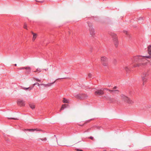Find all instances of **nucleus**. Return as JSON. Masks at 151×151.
Returning a JSON list of instances; mask_svg holds the SVG:
<instances>
[{"instance_id": "f257e3e1", "label": "nucleus", "mask_w": 151, "mask_h": 151, "mask_svg": "<svg viewBox=\"0 0 151 151\" xmlns=\"http://www.w3.org/2000/svg\"><path fill=\"white\" fill-rule=\"evenodd\" d=\"M148 53L150 55L146 56H137L134 57L132 59L133 63V67H139L145 65L148 62L147 59L151 58V46L148 47Z\"/></svg>"}, {"instance_id": "f03ea898", "label": "nucleus", "mask_w": 151, "mask_h": 151, "mask_svg": "<svg viewBox=\"0 0 151 151\" xmlns=\"http://www.w3.org/2000/svg\"><path fill=\"white\" fill-rule=\"evenodd\" d=\"M120 99L124 103L130 104H132L134 103V102L130 98L123 94L120 95Z\"/></svg>"}, {"instance_id": "7ed1b4c3", "label": "nucleus", "mask_w": 151, "mask_h": 151, "mask_svg": "<svg viewBox=\"0 0 151 151\" xmlns=\"http://www.w3.org/2000/svg\"><path fill=\"white\" fill-rule=\"evenodd\" d=\"M150 75L149 70H147L143 72L141 76L142 80V84L145 85L147 82L148 77Z\"/></svg>"}, {"instance_id": "20e7f679", "label": "nucleus", "mask_w": 151, "mask_h": 151, "mask_svg": "<svg viewBox=\"0 0 151 151\" xmlns=\"http://www.w3.org/2000/svg\"><path fill=\"white\" fill-rule=\"evenodd\" d=\"M101 61L103 66L108 68V59L106 57L102 56L101 58Z\"/></svg>"}, {"instance_id": "39448f33", "label": "nucleus", "mask_w": 151, "mask_h": 151, "mask_svg": "<svg viewBox=\"0 0 151 151\" xmlns=\"http://www.w3.org/2000/svg\"><path fill=\"white\" fill-rule=\"evenodd\" d=\"M112 37L114 44L116 47H117L118 45V40L117 35L114 33H111L109 34Z\"/></svg>"}, {"instance_id": "423d86ee", "label": "nucleus", "mask_w": 151, "mask_h": 151, "mask_svg": "<svg viewBox=\"0 0 151 151\" xmlns=\"http://www.w3.org/2000/svg\"><path fill=\"white\" fill-rule=\"evenodd\" d=\"M88 96L87 94L84 93L79 94L75 96L77 99L81 100L86 99Z\"/></svg>"}, {"instance_id": "0eeeda50", "label": "nucleus", "mask_w": 151, "mask_h": 151, "mask_svg": "<svg viewBox=\"0 0 151 151\" xmlns=\"http://www.w3.org/2000/svg\"><path fill=\"white\" fill-rule=\"evenodd\" d=\"M88 25L89 27V30L90 34L92 36H93L95 34V31L94 29L92 27V24L90 23H88Z\"/></svg>"}, {"instance_id": "6e6552de", "label": "nucleus", "mask_w": 151, "mask_h": 151, "mask_svg": "<svg viewBox=\"0 0 151 151\" xmlns=\"http://www.w3.org/2000/svg\"><path fill=\"white\" fill-rule=\"evenodd\" d=\"M104 94V90L101 89L97 90L94 93V94L96 96H101L103 95Z\"/></svg>"}, {"instance_id": "1a4fd4ad", "label": "nucleus", "mask_w": 151, "mask_h": 151, "mask_svg": "<svg viewBox=\"0 0 151 151\" xmlns=\"http://www.w3.org/2000/svg\"><path fill=\"white\" fill-rule=\"evenodd\" d=\"M17 103L18 105L21 106H24L25 105V102L23 100L20 99L18 100Z\"/></svg>"}, {"instance_id": "9d476101", "label": "nucleus", "mask_w": 151, "mask_h": 151, "mask_svg": "<svg viewBox=\"0 0 151 151\" xmlns=\"http://www.w3.org/2000/svg\"><path fill=\"white\" fill-rule=\"evenodd\" d=\"M24 131H29V132H33L35 131H42V130L41 129H24Z\"/></svg>"}, {"instance_id": "9b49d317", "label": "nucleus", "mask_w": 151, "mask_h": 151, "mask_svg": "<svg viewBox=\"0 0 151 151\" xmlns=\"http://www.w3.org/2000/svg\"><path fill=\"white\" fill-rule=\"evenodd\" d=\"M104 90H107V91H109V92H110L111 93L113 92L114 93H119V91L117 90H111L109 89L106 88H104Z\"/></svg>"}, {"instance_id": "f8f14e48", "label": "nucleus", "mask_w": 151, "mask_h": 151, "mask_svg": "<svg viewBox=\"0 0 151 151\" xmlns=\"http://www.w3.org/2000/svg\"><path fill=\"white\" fill-rule=\"evenodd\" d=\"M55 82V81L54 82L52 83H47V84H45L44 83H42L40 84V85H43L45 87H50L51 86L52 84L54 83Z\"/></svg>"}, {"instance_id": "ddd939ff", "label": "nucleus", "mask_w": 151, "mask_h": 151, "mask_svg": "<svg viewBox=\"0 0 151 151\" xmlns=\"http://www.w3.org/2000/svg\"><path fill=\"white\" fill-rule=\"evenodd\" d=\"M19 70H21L22 69H25L28 71V72H30V68L29 67H23L20 68H18Z\"/></svg>"}, {"instance_id": "4468645a", "label": "nucleus", "mask_w": 151, "mask_h": 151, "mask_svg": "<svg viewBox=\"0 0 151 151\" xmlns=\"http://www.w3.org/2000/svg\"><path fill=\"white\" fill-rule=\"evenodd\" d=\"M32 33L33 35L32 40L33 41H34L37 37V35L36 34L33 33V32H32Z\"/></svg>"}, {"instance_id": "2eb2a0df", "label": "nucleus", "mask_w": 151, "mask_h": 151, "mask_svg": "<svg viewBox=\"0 0 151 151\" xmlns=\"http://www.w3.org/2000/svg\"><path fill=\"white\" fill-rule=\"evenodd\" d=\"M63 102L64 103L69 104L70 103V101L69 100L65 98H63Z\"/></svg>"}, {"instance_id": "dca6fc26", "label": "nucleus", "mask_w": 151, "mask_h": 151, "mask_svg": "<svg viewBox=\"0 0 151 151\" xmlns=\"http://www.w3.org/2000/svg\"><path fill=\"white\" fill-rule=\"evenodd\" d=\"M68 104H64L62 105V107L60 110V111L63 110V109L66 108L67 106H68Z\"/></svg>"}, {"instance_id": "f3484780", "label": "nucleus", "mask_w": 151, "mask_h": 151, "mask_svg": "<svg viewBox=\"0 0 151 151\" xmlns=\"http://www.w3.org/2000/svg\"><path fill=\"white\" fill-rule=\"evenodd\" d=\"M29 106L32 109H34L35 108V106L33 104L30 103L29 104Z\"/></svg>"}, {"instance_id": "a211bd4d", "label": "nucleus", "mask_w": 151, "mask_h": 151, "mask_svg": "<svg viewBox=\"0 0 151 151\" xmlns=\"http://www.w3.org/2000/svg\"><path fill=\"white\" fill-rule=\"evenodd\" d=\"M33 88V86H31V87H28V88H23V89L24 90H28L29 91H30L31 89H32Z\"/></svg>"}, {"instance_id": "6ab92c4d", "label": "nucleus", "mask_w": 151, "mask_h": 151, "mask_svg": "<svg viewBox=\"0 0 151 151\" xmlns=\"http://www.w3.org/2000/svg\"><path fill=\"white\" fill-rule=\"evenodd\" d=\"M124 69L127 72H129L130 71L129 68L127 66H126L124 68Z\"/></svg>"}, {"instance_id": "aec40b11", "label": "nucleus", "mask_w": 151, "mask_h": 151, "mask_svg": "<svg viewBox=\"0 0 151 151\" xmlns=\"http://www.w3.org/2000/svg\"><path fill=\"white\" fill-rule=\"evenodd\" d=\"M41 70H40V68H37L36 70L35 71H34L35 72H40Z\"/></svg>"}, {"instance_id": "412c9836", "label": "nucleus", "mask_w": 151, "mask_h": 151, "mask_svg": "<svg viewBox=\"0 0 151 151\" xmlns=\"http://www.w3.org/2000/svg\"><path fill=\"white\" fill-rule=\"evenodd\" d=\"M24 28L25 29H27V24H26V23H24Z\"/></svg>"}, {"instance_id": "4be33fe9", "label": "nucleus", "mask_w": 151, "mask_h": 151, "mask_svg": "<svg viewBox=\"0 0 151 151\" xmlns=\"http://www.w3.org/2000/svg\"><path fill=\"white\" fill-rule=\"evenodd\" d=\"M37 84L38 86H40V84L39 83H35L33 85H32V86H33V88H34V86Z\"/></svg>"}, {"instance_id": "5701e85b", "label": "nucleus", "mask_w": 151, "mask_h": 151, "mask_svg": "<svg viewBox=\"0 0 151 151\" xmlns=\"http://www.w3.org/2000/svg\"><path fill=\"white\" fill-rule=\"evenodd\" d=\"M34 79L38 82H40V80H39L37 78H34Z\"/></svg>"}, {"instance_id": "b1692460", "label": "nucleus", "mask_w": 151, "mask_h": 151, "mask_svg": "<svg viewBox=\"0 0 151 151\" xmlns=\"http://www.w3.org/2000/svg\"><path fill=\"white\" fill-rule=\"evenodd\" d=\"M91 129V128H89V129H88L87 130H86V131H85L84 132H89L90 131Z\"/></svg>"}, {"instance_id": "393cba45", "label": "nucleus", "mask_w": 151, "mask_h": 151, "mask_svg": "<svg viewBox=\"0 0 151 151\" xmlns=\"http://www.w3.org/2000/svg\"><path fill=\"white\" fill-rule=\"evenodd\" d=\"M92 74H91V73H89L88 74V77L89 78H91V77H92Z\"/></svg>"}, {"instance_id": "a878e982", "label": "nucleus", "mask_w": 151, "mask_h": 151, "mask_svg": "<svg viewBox=\"0 0 151 151\" xmlns=\"http://www.w3.org/2000/svg\"><path fill=\"white\" fill-rule=\"evenodd\" d=\"M8 119H13L14 120H17V118H8Z\"/></svg>"}, {"instance_id": "bb28decb", "label": "nucleus", "mask_w": 151, "mask_h": 151, "mask_svg": "<svg viewBox=\"0 0 151 151\" xmlns=\"http://www.w3.org/2000/svg\"><path fill=\"white\" fill-rule=\"evenodd\" d=\"M76 150L77 151H83L82 150H80L78 149H76Z\"/></svg>"}, {"instance_id": "cd10ccee", "label": "nucleus", "mask_w": 151, "mask_h": 151, "mask_svg": "<svg viewBox=\"0 0 151 151\" xmlns=\"http://www.w3.org/2000/svg\"><path fill=\"white\" fill-rule=\"evenodd\" d=\"M97 129H100L101 128V127L100 126H98L96 127Z\"/></svg>"}, {"instance_id": "c85d7f7f", "label": "nucleus", "mask_w": 151, "mask_h": 151, "mask_svg": "<svg viewBox=\"0 0 151 151\" xmlns=\"http://www.w3.org/2000/svg\"><path fill=\"white\" fill-rule=\"evenodd\" d=\"M116 88H117V87L116 86H114V87L113 88V90H114L116 89Z\"/></svg>"}, {"instance_id": "c756f323", "label": "nucleus", "mask_w": 151, "mask_h": 151, "mask_svg": "<svg viewBox=\"0 0 151 151\" xmlns=\"http://www.w3.org/2000/svg\"><path fill=\"white\" fill-rule=\"evenodd\" d=\"M89 138L91 140H93V138L92 137H90Z\"/></svg>"}, {"instance_id": "7c9ffc66", "label": "nucleus", "mask_w": 151, "mask_h": 151, "mask_svg": "<svg viewBox=\"0 0 151 151\" xmlns=\"http://www.w3.org/2000/svg\"><path fill=\"white\" fill-rule=\"evenodd\" d=\"M41 139L42 141H46V138H44V139Z\"/></svg>"}, {"instance_id": "2f4dec72", "label": "nucleus", "mask_w": 151, "mask_h": 151, "mask_svg": "<svg viewBox=\"0 0 151 151\" xmlns=\"http://www.w3.org/2000/svg\"><path fill=\"white\" fill-rule=\"evenodd\" d=\"M124 33H125L126 34H127V31H124Z\"/></svg>"}, {"instance_id": "473e14b6", "label": "nucleus", "mask_w": 151, "mask_h": 151, "mask_svg": "<svg viewBox=\"0 0 151 151\" xmlns=\"http://www.w3.org/2000/svg\"><path fill=\"white\" fill-rule=\"evenodd\" d=\"M45 71H46L47 70H48V68H47V69H44Z\"/></svg>"}, {"instance_id": "72a5a7b5", "label": "nucleus", "mask_w": 151, "mask_h": 151, "mask_svg": "<svg viewBox=\"0 0 151 151\" xmlns=\"http://www.w3.org/2000/svg\"><path fill=\"white\" fill-rule=\"evenodd\" d=\"M139 20H142V18H139Z\"/></svg>"}, {"instance_id": "f704fd0d", "label": "nucleus", "mask_w": 151, "mask_h": 151, "mask_svg": "<svg viewBox=\"0 0 151 151\" xmlns=\"http://www.w3.org/2000/svg\"><path fill=\"white\" fill-rule=\"evenodd\" d=\"M14 65H15V66H17V64H15Z\"/></svg>"}, {"instance_id": "c9c22d12", "label": "nucleus", "mask_w": 151, "mask_h": 151, "mask_svg": "<svg viewBox=\"0 0 151 151\" xmlns=\"http://www.w3.org/2000/svg\"><path fill=\"white\" fill-rule=\"evenodd\" d=\"M64 78H61V79H64Z\"/></svg>"}, {"instance_id": "e433bc0d", "label": "nucleus", "mask_w": 151, "mask_h": 151, "mask_svg": "<svg viewBox=\"0 0 151 151\" xmlns=\"http://www.w3.org/2000/svg\"><path fill=\"white\" fill-rule=\"evenodd\" d=\"M60 79V78L57 79H56V80H58V79Z\"/></svg>"}, {"instance_id": "4c0bfd02", "label": "nucleus", "mask_w": 151, "mask_h": 151, "mask_svg": "<svg viewBox=\"0 0 151 151\" xmlns=\"http://www.w3.org/2000/svg\"><path fill=\"white\" fill-rule=\"evenodd\" d=\"M60 79V78L57 79H56V80H58V79Z\"/></svg>"}, {"instance_id": "58836bf2", "label": "nucleus", "mask_w": 151, "mask_h": 151, "mask_svg": "<svg viewBox=\"0 0 151 151\" xmlns=\"http://www.w3.org/2000/svg\"><path fill=\"white\" fill-rule=\"evenodd\" d=\"M60 79V78L57 79H56V80H58V79Z\"/></svg>"}, {"instance_id": "ea45409f", "label": "nucleus", "mask_w": 151, "mask_h": 151, "mask_svg": "<svg viewBox=\"0 0 151 151\" xmlns=\"http://www.w3.org/2000/svg\"><path fill=\"white\" fill-rule=\"evenodd\" d=\"M111 102H114V101H111Z\"/></svg>"}]
</instances>
